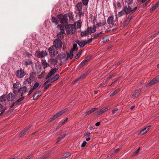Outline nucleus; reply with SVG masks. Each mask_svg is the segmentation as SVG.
Returning a JSON list of instances; mask_svg holds the SVG:
<instances>
[{
	"instance_id": "53",
	"label": "nucleus",
	"mask_w": 159,
	"mask_h": 159,
	"mask_svg": "<svg viewBox=\"0 0 159 159\" xmlns=\"http://www.w3.org/2000/svg\"><path fill=\"white\" fill-rule=\"evenodd\" d=\"M76 25L78 28H80L81 26V22L79 21L77 22Z\"/></svg>"
},
{
	"instance_id": "11",
	"label": "nucleus",
	"mask_w": 159,
	"mask_h": 159,
	"mask_svg": "<svg viewBox=\"0 0 159 159\" xmlns=\"http://www.w3.org/2000/svg\"><path fill=\"white\" fill-rule=\"evenodd\" d=\"M57 69L55 68L52 69L50 71L49 73L48 74L46 77L45 79L46 80L48 79L50 77L54 75V74L56 72L57 70Z\"/></svg>"
},
{
	"instance_id": "29",
	"label": "nucleus",
	"mask_w": 159,
	"mask_h": 159,
	"mask_svg": "<svg viewBox=\"0 0 159 159\" xmlns=\"http://www.w3.org/2000/svg\"><path fill=\"white\" fill-rule=\"evenodd\" d=\"M12 93H9L7 96V99L8 101H11V99L12 98L11 97H12Z\"/></svg>"
},
{
	"instance_id": "44",
	"label": "nucleus",
	"mask_w": 159,
	"mask_h": 159,
	"mask_svg": "<svg viewBox=\"0 0 159 159\" xmlns=\"http://www.w3.org/2000/svg\"><path fill=\"white\" fill-rule=\"evenodd\" d=\"M7 110V108L6 107L3 108H2V109L1 111V113L0 114V116H2Z\"/></svg>"
},
{
	"instance_id": "22",
	"label": "nucleus",
	"mask_w": 159,
	"mask_h": 159,
	"mask_svg": "<svg viewBox=\"0 0 159 159\" xmlns=\"http://www.w3.org/2000/svg\"><path fill=\"white\" fill-rule=\"evenodd\" d=\"M87 30H89V33L90 32L91 33H93L96 31V27L94 25L93 28L91 27L88 28Z\"/></svg>"
},
{
	"instance_id": "27",
	"label": "nucleus",
	"mask_w": 159,
	"mask_h": 159,
	"mask_svg": "<svg viewBox=\"0 0 159 159\" xmlns=\"http://www.w3.org/2000/svg\"><path fill=\"white\" fill-rule=\"evenodd\" d=\"M50 60L52 62L54 65H56L58 62V61L57 60V58H54L52 57L50 58Z\"/></svg>"
},
{
	"instance_id": "54",
	"label": "nucleus",
	"mask_w": 159,
	"mask_h": 159,
	"mask_svg": "<svg viewBox=\"0 0 159 159\" xmlns=\"http://www.w3.org/2000/svg\"><path fill=\"white\" fill-rule=\"evenodd\" d=\"M13 92L14 93V94H15L16 93H19V92L18 91V89H15V88H13Z\"/></svg>"
},
{
	"instance_id": "60",
	"label": "nucleus",
	"mask_w": 159,
	"mask_h": 159,
	"mask_svg": "<svg viewBox=\"0 0 159 159\" xmlns=\"http://www.w3.org/2000/svg\"><path fill=\"white\" fill-rule=\"evenodd\" d=\"M93 38H91L87 41H85L86 42V44H87L88 43H89L91 41H92L93 40Z\"/></svg>"
},
{
	"instance_id": "9",
	"label": "nucleus",
	"mask_w": 159,
	"mask_h": 159,
	"mask_svg": "<svg viewBox=\"0 0 159 159\" xmlns=\"http://www.w3.org/2000/svg\"><path fill=\"white\" fill-rule=\"evenodd\" d=\"M27 88L26 86H24L18 89V91L20 94V96L22 97L27 91Z\"/></svg>"
},
{
	"instance_id": "21",
	"label": "nucleus",
	"mask_w": 159,
	"mask_h": 159,
	"mask_svg": "<svg viewBox=\"0 0 159 159\" xmlns=\"http://www.w3.org/2000/svg\"><path fill=\"white\" fill-rule=\"evenodd\" d=\"M82 3L81 2H78L76 5V7L77 10L80 11H81L82 10Z\"/></svg>"
},
{
	"instance_id": "1",
	"label": "nucleus",
	"mask_w": 159,
	"mask_h": 159,
	"mask_svg": "<svg viewBox=\"0 0 159 159\" xmlns=\"http://www.w3.org/2000/svg\"><path fill=\"white\" fill-rule=\"evenodd\" d=\"M137 6L134 7L133 9H132L129 6L125 5L123 9L118 13L117 16L120 17L124 16L125 13L126 15H128L131 12L134 13L137 10Z\"/></svg>"
},
{
	"instance_id": "55",
	"label": "nucleus",
	"mask_w": 159,
	"mask_h": 159,
	"mask_svg": "<svg viewBox=\"0 0 159 159\" xmlns=\"http://www.w3.org/2000/svg\"><path fill=\"white\" fill-rule=\"evenodd\" d=\"M66 134H64L62 135H61L59 137H60L61 139L62 140L66 136Z\"/></svg>"
},
{
	"instance_id": "62",
	"label": "nucleus",
	"mask_w": 159,
	"mask_h": 159,
	"mask_svg": "<svg viewBox=\"0 0 159 159\" xmlns=\"http://www.w3.org/2000/svg\"><path fill=\"white\" fill-rule=\"evenodd\" d=\"M67 16H68V21L71 20L72 19V16L70 15L69 14H67Z\"/></svg>"
},
{
	"instance_id": "23",
	"label": "nucleus",
	"mask_w": 159,
	"mask_h": 159,
	"mask_svg": "<svg viewBox=\"0 0 159 159\" xmlns=\"http://www.w3.org/2000/svg\"><path fill=\"white\" fill-rule=\"evenodd\" d=\"M133 0H126V2L127 3V5L126 6H129V7L131 8L132 9H134V7H133L132 5H131L132 3Z\"/></svg>"
},
{
	"instance_id": "43",
	"label": "nucleus",
	"mask_w": 159,
	"mask_h": 159,
	"mask_svg": "<svg viewBox=\"0 0 159 159\" xmlns=\"http://www.w3.org/2000/svg\"><path fill=\"white\" fill-rule=\"evenodd\" d=\"M57 118V117L56 115H55L53 116H52L50 117V118L49 120V121L51 122L52 121L54 120Z\"/></svg>"
},
{
	"instance_id": "16",
	"label": "nucleus",
	"mask_w": 159,
	"mask_h": 159,
	"mask_svg": "<svg viewBox=\"0 0 159 159\" xmlns=\"http://www.w3.org/2000/svg\"><path fill=\"white\" fill-rule=\"evenodd\" d=\"M151 127V126L150 125L144 128L143 129L140 131L139 134H143L146 133Z\"/></svg>"
},
{
	"instance_id": "34",
	"label": "nucleus",
	"mask_w": 159,
	"mask_h": 159,
	"mask_svg": "<svg viewBox=\"0 0 159 159\" xmlns=\"http://www.w3.org/2000/svg\"><path fill=\"white\" fill-rule=\"evenodd\" d=\"M120 91V89H117L115 90L110 95L111 96H113Z\"/></svg>"
},
{
	"instance_id": "7",
	"label": "nucleus",
	"mask_w": 159,
	"mask_h": 159,
	"mask_svg": "<svg viewBox=\"0 0 159 159\" xmlns=\"http://www.w3.org/2000/svg\"><path fill=\"white\" fill-rule=\"evenodd\" d=\"M159 81V75L157 76L155 78L153 79L152 80L148 83L146 85V87H148L153 84L157 83Z\"/></svg>"
},
{
	"instance_id": "38",
	"label": "nucleus",
	"mask_w": 159,
	"mask_h": 159,
	"mask_svg": "<svg viewBox=\"0 0 159 159\" xmlns=\"http://www.w3.org/2000/svg\"><path fill=\"white\" fill-rule=\"evenodd\" d=\"M42 64L43 66H44L45 67H43L44 69H45L46 68L49 66V64L47 63L46 61H44L42 62Z\"/></svg>"
},
{
	"instance_id": "5",
	"label": "nucleus",
	"mask_w": 159,
	"mask_h": 159,
	"mask_svg": "<svg viewBox=\"0 0 159 159\" xmlns=\"http://www.w3.org/2000/svg\"><path fill=\"white\" fill-rule=\"evenodd\" d=\"M16 75L17 78H21L25 75V73L24 70L20 68L16 71Z\"/></svg>"
},
{
	"instance_id": "49",
	"label": "nucleus",
	"mask_w": 159,
	"mask_h": 159,
	"mask_svg": "<svg viewBox=\"0 0 159 159\" xmlns=\"http://www.w3.org/2000/svg\"><path fill=\"white\" fill-rule=\"evenodd\" d=\"M39 85V84L38 82H36L34 84L33 88H32L34 89H35L36 88H37Z\"/></svg>"
},
{
	"instance_id": "37",
	"label": "nucleus",
	"mask_w": 159,
	"mask_h": 159,
	"mask_svg": "<svg viewBox=\"0 0 159 159\" xmlns=\"http://www.w3.org/2000/svg\"><path fill=\"white\" fill-rule=\"evenodd\" d=\"M25 64L26 66L30 65L32 62V61L29 60H26L25 61Z\"/></svg>"
},
{
	"instance_id": "6",
	"label": "nucleus",
	"mask_w": 159,
	"mask_h": 159,
	"mask_svg": "<svg viewBox=\"0 0 159 159\" xmlns=\"http://www.w3.org/2000/svg\"><path fill=\"white\" fill-rule=\"evenodd\" d=\"M54 45L57 49L61 47L62 45V41L59 39H56L54 41Z\"/></svg>"
},
{
	"instance_id": "26",
	"label": "nucleus",
	"mask_w": 159,
	"mask_h": 159,
	"mask_svg": "<svg viewBox=\"0 0 159 159\" xmlns=\"http://www.w3.org/2000/svg\"><path fill=\"white\" fill-rule=\"evenodd\" d=\"M159 5V1L157 2L150 9V11L152 12L156 9Z\"/></svg>"
},
{
	"instance_id": "57",
	"label": "nucleus",
	"mask_w": 159,
	"mask_h": 159,
	"mask_svg": "<svg viewBox=\"0 0 159 159\" xmlns=\"http://www.w3.org/2000/svg\"><path fill=\"white\" fill-rule=\"evenodd\" d=\"M86 144H87V142L86 141H84L83 142V143L81 144V147L82 148L84 147L85 146Z\"/></svg>"
},
{
	"instance_id": "61",
	"label": "nucleus",
	"mask_w": 159,
	"mask_h": 159,
	"mask_svg": "<svg viewBox=\"0 0 159 159\" xmlns=\"http://www.w3.org/2000/svg\"><path fill=\"white\" fill-rule=\"evenodd\" d=\"M149 0L147 1L145 4H143V8L145 7L149 3Z\"/></svg>"
},
{
	"instance_id": "15",
	"label": "nucleus",
	"mask_w": 159,
	"mask_h": 159,
	"mask_svg": "<svg viewBox=\"0 0 159 159\" xmlns=\"http://www.w3.org/2000/svg\"><path fill=\"white\" fill-rule=\"evenodd\" d=\"M107 25L106 20L105 18L101 20L99 23H98L96 25L98 27L106 25Z\"/></svg>"
},
{
	"instance_id": "4",
	"label": "nucleus",
	"mask_w": 159,
	"mask_h": 159,
	"mask_svg": "<svg viewBox=\"0 0 159 159\" xmlns=\"http://www.w3.org/2000/svg\"><path fill=\"white\" fill-rule=\"evenodd\" d=\"M49 52L51 55L55 56L58 53L57 49L55 46L52 45L48 49Z\"/></svg>"
},
{
	"instance_id": "30",
	"label": "nucleus",
	"mask_w": 159,
	"mask_h": 159,
	"mask_svg": "<svg viewBox=\"0 0 159 159\" xmlns=\"http://www.w3.org/2000/svg\"><path fill=\"white\" fill-rule=\"evenodd\" d=\"M6 99V96L5 94H4L0 97V102H2L5 101Z\"/></svg>"
},
{
	"instance_id": "19",
	"label": "nucleus",
	"mask_w": 159,
	"mask_h": 159,
	"mask_svg": "<svg viewBox=\"0 0 159 159\" xmlns=\"http://www.w3.org/2000/svg\"><path fill=\"white\" fill-rule=\"evenodd\" d=\"M98 109V108H92L89 111L86 112L84 114V116H86L87 115H89V114L94 112L95 111L97 110Z\"/></svg>"
},
{
	"instance_id": "63",
	"label": "nucleus",
	"mask_w": 159,
	"mask_h": 159,
	"mask_svg": "<svg viewBox=\"0 0 159 159\" xmlns=\"http://www.w3.org/2000/svg\"><path fill=\"white\" fill-rule=\"evenodd\" d=\"M116 153V152H115V150H113V151H111L110 152V154L111 155H113V156H114Z\"/></svg>"
},
{
	"instance_id": "50",
	"label": "nucleus",
	"mask_w": 159,
	"mask_h": 159,
	"mask_svg": "<svg viewBox=\"0 0 159 159\" xmlns=\"http://www.w3.org/2000/svg\"><path fill=\"white\" fill-rule=\"evenodd\" d=\"M86 62H87L86 61H84V60L80 64L79 66H80V67H82L85 64Z\"/></svg>"
},
{
	"instance_id": "64",
	"label": "nucleus",
	"mask_w": 159,
	"mask_h": 159,
	"mask_svg": "<svg viewBox=\"0 0 159 159\" xmlns=\"http://www.w3.org/2000/svg\"><path fill=\"white\" fill-rule=\"evenodd\" d=\"M84 15V13L83 12H79V16L81 17V16H83Z\"/></svg>"
},
{
	"instance_id": "10",
	"label": "nucleus",
	"mask_w": 159,
	"mask_h": 159,
	"mask_svg": "<svg viewBox=\"0 0 159 159\" xmlns=\"http://www.w3.org/2000/svg\"><path fill=\"white\" fill-rule=\"evenodd\" d=\"M34 77L31 75H30L29 78H28L24 81V84L26 86H29L31 84L32 80L34 79Z\"/></svg>"
},
{
	"instance_id": "51",
	"label": "nucleus",
	"mask_w": 159,
	"mask_h": 159,
	"mask_svg": "<svg viewBox=\"0 0 159 159\" xmlns=\"http://www.w3.org/2000/svg\"><path fill=\"white\" fill-rule=\"evenodd\" d=\"M140 148L138 149L135 152H134L133 154V156H135L138 154Z\"/></svg>"
},
{
	"instance_id": "2",
	"label": "nucleus",
	"mask_w": 159,
	"mask_h": 159,
	"mask_svg": "<svg viewBox=\"0 0 159 159\" xmlns=\"http://www.w3.org/2000/svg\"><path fill=\"white\" fill-rule=\"evenodd\" d=\"M68 16H67L66 14L62 16H60L58 17V18L61 23L63 25L65 24V27L68 25Z\"/></svg>"
},
{
	"instance_id": "36",
	"label": "nucleus",
	"mask_w": 159,
	"mask_h": 159,
	"mask_svg": "<svg viewBox=\"0 0 159 159\" xmlns=\"http://www.w3.org/2000/svg\"><path fill=\"white\" fill-rule=\"evenodd\" d=\"M133 13L132 12L129 13V14H130L128 15V16L127 17V19L130 21L132 19L133 16Z\"/></svg>"
},
{
	"instance_id": "52",
	"label": "nucleus",
	"mask_w": 159,
	"mask_h": 159,
	"mask_svg": "<svg viewBox=\"0 0 159 159\" xmlns=\"http://www.w3.org/2000/svg\"><path fill=\"white\" fill-rule=\"evenodd\" d=\"M57 26L59 28L60 30H65V27L63 26H62L60 25H58Z\"/></svg>"
},
{
	"instance_id": "56",
	"label": "nucleus",
	"mask_w": 159,
	"mask_h": 159,
	"mask_svg": "<svg viewBox=\"0 0 159 159\" xmlns=\"http://www.w3.org/2000/svg\"><path fill=\"white\" fill-rule=\"evenodd\" d=\"M34 90V89H33L32 88L31 89H30V90L29 91L27 94V96H28L30 95L32 93V92H33V91Z\"/></svg>"
},
{
	"instance_id": "13",
	"label": "nucleus",
	"mask_w": 159,
	"mask_h": 159,
	"mask_svg": "<svg viewBox=\"0 0 159 159\" xmlns=\"http://www.w3.org/2000/svg\"><path fill=\"white\" fill-rule=\"evenodd\" d=\"M114 18L113 16H111L108 17L107 20V22L108 24L113 25L114 23L115 22V21L114 20Z\"/></svg>"
},
{
	"instance_id": "59",
	"label": "nucleus",
	"mask_w": 159,
	"mask_h": 159,
	"mask_svg": "<svg viewBox=\"0 0 159 159\" xmlns=\"http://www.w3.org/2000/svg\"><path fill=\"white\" fill-rule=\"evenodd\" d=\"M86 76V75L85 74H84L82 75L80 77L78 78V79L77 80H79L80 79H82V78H84V77Z\"/></svg>"
},
{
	"instance_id": "33",
	"label": "nucleus",
	"mask_w": 159,
	"mask_h": 159,
	"mask_svg": "<svg viewBox=\"0 0 159 159\" xmlns=\"http://www.w3.org/2000/svg\"><path fill=\"white\" fill-rule=\"evenodd\" d=\"M74 51L70 50L69 54V58L70 59H71L73 57V52Z\"/></svg>"
},
{
	"instance_id": "48",
	"label": "nucleus",
	"mask_w": 159,
	"mask_h": 159,
	"mask_svg": "<svg viewBox=\"0 0 159 159\" xmlns=\"http://www.w3.org/2000/svg\"><path fill=\"white\" fill-rule=\"evenodd\" d=\"M102 40L103 42L105 43L108 42L109 40V39L107 37H104L102 38Z\"/></svg>"
},
{
	"instance_id": "35",
	"label": "nucleus",
	"mask_w": 159,
	"mask_h": 159,
	"mask_svg": "<svg viewBox=\"0 0 159 159\" xmlns=\"http://www.w3.org/2000/svg\"><path fill=\"white\" fill-rule=\"evenodd\" d=\"M65 33V30H60V31L59 32L57 36L61 38V35H62L63 34Z\"/></svg>"
},
{
	"instance_id": "40",
	"label": "nucleus",
	"mask_w": 159,
	"mask_h": 159,
	"mask_svg": "<svg viewBox=\"0 0 159 159\" xmlns=\"http://www.w3.org/2000/svg\"><path fill=\"white\" fill-rule=\"evenodd\" d=\"M59 76H60L59 75H56L53 77H52V80H53L54 81V82L59 78Z\"/></svg>"
},
{
	"instance_id": "14",
	"label": "nucleus",
	"mask_w": 159,
	"mask_h": 159,
	"mask_svg": "<svg viewBox=\"0 0 159 159\" xmlns=\"http://www.w3.org/2000/svg\"><path fill=\"white\" fill-rule=\"evenodd\" d=\"M42 94L41 91H38L36 92L34 94L33 97V99L34 100H36Z\"/></svg>"
},
{
	"instance_id": "58",
	"label": "nucleus",
	"mask_w": 159,
	"mask_h": 159,
	"mask_svg": "<svg viewBox=\"0 0 159 159\" xmlns=\"http://www.w3.org/2000/svg\"><path fill=\"white\" fill-rule=\"evenodd\" d=\"M65 154V157L67 158L70 156L71 153L70 152H68L66 153Z\"/></svg>"
},
{
	"instance_id": "42",
	"label": "nucleus",
	"mask_w": 159,
	"mask_h": 159,
	"mask_svg": "<svg viewBox=\"0 0 159 159\" xmlns=\"http://www.w3.org/2000/svg\"><path fill=\"white\" fill-rule=\"evenodd\" d=\"M25 98V97L22 96L21 98H19L16 101H15L17 104L18 103L20 102L21 101Z\"/></svg>"
},
{
	"instance_id": "18",
	"label": "nucleus",
	"mask_w": 159,
	"mask_h": 159,
	"mask_svg": "<svg viewBox=\"0 0 159 159\" xmlns=\"http://www.w3.org/2000/svg\"><path fill=\"white\" fill-rule=\"evenodd\" d=\"M66 56V54L65 52H62L61 54H59L57 57V58L59 60H61L65 58Z\"/></svg>"
},
{
	"instance_id": "32",
	"label": "nucleus",
	"mask_w": 159,
	"mask_h": 159,
	"mask_svg": "<svg viewBox=\"0 0 159 159\" xmlns=\"http://www.w3.org/2000/svg\"><path fill=\"white\" fill-rule=\"evenodd\" d=\"M78 49V48L77 47V44L76 43H74L73 45L72 48L71 49V50L74 51L75 50H77Z\"/></svg>"
},
{
	"instance_id": "8",
	"label": "nucleus",
	"mask_w": 159,
	"mask_h": 159,
	"mask_svg": "<svg viewBox=\"0 0 159 159\" xmlns=\"http://www.w3.org/2000/svg\"><path fill=\"white\" fill-rule=\"evenodd\" d=\"M47 55V53L46 52L42 51L41 52L38 51H36L35 52V55L38 57L42 58L44 56H46Z\"/></svg>"
},
{
	"instance_id": "12",
	"label": "nucleus",
	"mask_w": 159,
	"mask_h": 159,
	"mask_svg": "<svg viewBox=\"0 0 159 159\" xmlns=\"http://www.w3.org/2000/svg\"><path fill=\"white\" fill-rule=\"evenodd\" d=\"M141 92V89H140L135 90L132 96V98H135L138 97L139 95Z\"/></svg>"
},
{
	"instance_id": "46",
	"label": "nucleus",
	"mask_w": 159,
	"mask_h": 159,
	"mask_svg": "<svg viewBox=\"0 0 159 159\" xmlns=\"http://www.w3.org/2000/svg\"><path fill=\"white\" fill-rule=\"evenodd\" d=\"M89 0H83L82 3L84 6L87 5L89 2Z\"/></svg>"
},
{
	"instance_id": "41",
	"label": "nucleus",
	"mask_w": 159,
	"mask_h": 159,
	"mask_svg": "<svg viewBox=\"0 0 159 159\" xmlns=\"http://www.w3.org/2000/svg\"><path fill=\"white\" fill-rule=\"evenodd\" d=\"M130 20H129L128 19H126L124 21V25L123 26H126L129 22H130Z\"/></svg>"
},
{
	"instance_id": "39",
	"label": "nucleus",
	"mask_w": 159,
	"mask_h": 159,
	"mask_svg": "<svg viewBox=\"0 0 159 159\" xmlns=\"http://www.w3.org/2000/svg\"><path fill=\"white\" fill-rule=\"evenodd\" d=\"M17 105V104L16 103V102H12L11 103H10V102H9V106L10 107V108H12L13 106H14L15 105Z\"/></svg>"
},
{
	"instance_id": "25",
	"label": "nucleus",
	"mask_w": 159,
	"mask_h": 159,
	"mask_svg": "<svg viewBox=\"0 0 159 159\" xmlns=\"http://www.w3.org/2000/svg\"><path fill=\"white\" fill-rule=\"evenodd\" d=\"M89 34V31L88 30H86L84 31H82L81 33V36L82 37L85 36Z\"/></svg>"
},
{
	"instance_id": "45",
	"label": "nucleus",
	"mask_w": 159,
	"mask_h": 159,
	"mask_svg": "<svg viewBox=\"0 0 159 159\" xmlns=\"http://www.w3.org/2000/svg\"><path fill=\"white\" fill-rule=\"evenodd\" d=\"M103 111V110L102 109L99 110L97 111L95 113L97 114L100 115L102 113H104Z\"/></svg>"
},
{
	"instance_id": "17",
	"label": "nucleus",
	"mask_w": 159,
	"mask_h": 159,
	"mask_svg": "<svg viewBox=\"0 0 159 159\" xmlns=\"http://www.w3.org/2000/svg\"><path fill=\"white\" fill-rule=\"evenodd\" d=\"M75 43L77 44L81 48H83L86 44L85 41L83 42H81L80 40H76Z\"/></svg>"
},
{
	"instance_id": "24",
	"label": "nucleus",
	"mask_w": 159,
	"mask_h": 159,
	"mask_svg": "<svg viewBox=\"0 0 159 159\" xmlns=\"http://www.w3.org/2000/svg\"><path fill=\"white\" fill-rule=\"evenodd\" d=\"M67 110L66 109H65L64 110H63L62 111H61L60 112H58L57 113L56 115L57 118L59 116H61L62 114L65 113V112L67 111Z\"/></svg>"
},
{
	"instance_id": "20",
	"label": "nucleus",
	"mask_w": 159,
	"mask_h": 159,
	"mask_svg": "<svg viewBox=\"0 0 159 159\" xmlns=\"http://www.w3.org/2000/svg\"><path fill=\"white\" fill-rule=\"evenodd\" d=\"M29 129V128L27 127L25 128L20 134V137H22L23 135H25L28 132V130Z\"/></svg>"
},
{
	"instance_id": "28",
	"label": "nucleus",
	"mask_w": 159,
	"mask_h": 159,
	"mask_svg": "<svg viewBox=\"0 0 159 159\" xmlns=\"http://www.w3.org/2000/svg\"><path fill=\"white\" fill-rule=\"evenodd\" d=\"M52 23H55L56 25L58 24V20L54 16L52 18Z\"/></svg>"
},
{
	"instance_id": "31",
	"label": "nucleus",
	"mask_w": 159,
	"mask_h": 159,
	"mask_svg": "<svg viewBox=\"0 0 159 159\" xmlns=\"http://www.w3.org/2000/svg\"><path fill=\"white\" fill-rule=\"evenodd\" d=\"M20 84L19 82H17L16 83H14L13 84V88L16 89H19V87Z\"/></svg>"
},
{
	"instance_id": "3",
	"label": "nucleus",
	"mask_w": 159,
	"mask_h": 159,
	"mask_svg": "<svg viewBox=\"0 0 159 159\" xmlns=\"http://www.w3.org/2000/svg\"><path fill=\"white\" fill-rule=\"evenodd\" d=\"M65 28H66V31H69V32L71 33L72 34H73L75 32V27L72 24L67 25Z\"/></svg>"
},
{
	"instance_id": "47",
	"label": "nucleus",
	"mask_w": 159,
	"mask_h": 159,
	"mask_svg": "<svg viewBox=\"0 0 159 159\" xmlns=\"http://www.w3.org/2000/svg\"><path fill=\"white\" fill-rule=\"evenodd\" d=\"M91 56H89L85 58V59L84 60L85 61L88 62L90 59Z\"/></svg>"
}]
</instances>
